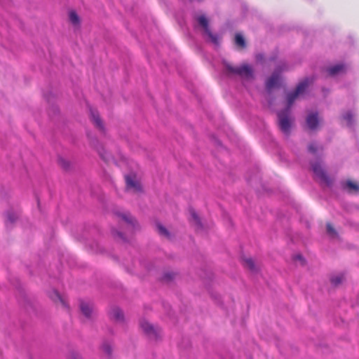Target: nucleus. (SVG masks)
Segmentation results:
<instances>
[{"label":"nucleus","mask_w":359,"mask_h":359,"mask_svg":"<svg viewBox=\"0 0 359 359\" xmlns=\"http://www.w3.org/2000/svg\"><path fill=\"white\" fill-rule=\"evenodd\" d=\"M312 82L313 79L309 78L299 82L296 89L287 95L286 108L278 112V127L287 136L290 133V129L294 121V118L290 115V108L297 97L302 94Z\"/></svg>","instance_id":"f257e3e1"},{"label":"nucleus","mask_w":359,"mask_h":359,"mask_svg":"<svg viewBox=\"0 0 359 359\" xmlns=\"http://www.w3.org/2000/svg\"><path fill=\"white\" fill-rule=\"evenodd\" d=\"M244 266L250 270H253L255 268L254 262L252 259L246 258L243 259Z\"/></svg>","instance_id":"412c9836"},{"label":"nucleus","mask_w":359,"mask_h":359,"mask_svg":"<svg viewBox=\"0 0 359 359\" xmlns=\"http://www.w3.org/2000/svg\"><path fill=\"white\" fill-rule=\"evenodd\" d=\"M60 165L65 170H67L69 168V163L68 161L65 160L64 158H60L59 159Z\"/></svg>","instance_id":"5701e85b"},{"label":"nucleus","mask_w":359,"mask_h":359,"mask_svg":"<svg viewBox=\"0 0 359 359\" xmlns=\"http://www.w3.org/2000/svg\"><path fill=\"white\" fill-rule=\"evenodd\" d=\"M235 43L237 46L244 48L246 46L245 41L243 36L240 34H236L235 36Z\"/></svg>","instance_id":"f3484780"},{"label":"nucleus","mask_w":359,"mask_h":359,"mask_svg":"<svg viewBox=\"0 0 359 359\" xmlns=\"http://www.w3.org/2000/svg\"><path fill=\"white\" fill-rule=\"evenodd\" d=\"M117 233H118V236H119L120 238H123V236H122V233H121L118 232Z\"/></svg>","instance_id":"c85d7f7f"},{"label":"nucleus","mask_w":359,"mask_h":359,"mask_svg":"<svg viewBox=\"0 0 359 359\" xmlns=\"http://www.w3.org/2000/svg\"><path fill=\"white\" fill-rule=\"evenodd\" d=\"M156 228H157L158 233L161 236H162L166 238H170V234L169 231L161 224H160V223L156 224Z\"/></svg>","instance_id":"dca6fc26"},{"label":"nucleus","mask_w":359,"mask_h":359,"mask_svg":"<svg viewBox=\"0 0 359 359\" xmlns=\"http://www.w3.org/2000/svg\"><path fill=\"white\" fill-rule=\"evenodd\" d=\"M327 227V232L332 236H337V231H335L334 228L332 225L331 223L328 222L326 225Z\"/></svg>","instance_id":"4be33fe9"},{"label":"nucleus","mask_w":359,"mask_h":359,"mask_svg":"<svg viewBox=\"0 0 359 359\" xmlns=\"http://www.w3.org/2000/svg\"><path fill=\"white\" fill-rule=\"evenodd\" d=\"M118 215L128 224L131 230L135 227V219L129 213H121Z\"/></svg>","instance_id":"9b49d317"},{"label":"nucleus","mask_w":359,"mask_h":359,"mask_svg":"<svg viewBox=\"0 0 359 359\" xmlns=\"http://www.w3.org/2000/svg\"><path fill=\"white\" fill-rule=\"evenodd\" d=\"M102 348L103 352L107 355V356L109 358L111 356L112 351L111 345L109 344H104L102 345Z\"/></svg>","instance_id":"aec40b11"},{"label":"nucleus","mask_w":359,"mask_h":359,"mask_svg":"<svg viewBox=\"0 0 359 359\" xmlns=\"http://www.w3.org/2000/svg\"><path fill=\"white\" fill-rule=\"evenodd\" d=\"M69 18L71 23L74 26L80 25V18L74 11H71L69 13Z\"/></svg>","instance_id":"2eb2a0df"},{"label":"nucleus","mask_w":359,"mask_h":359,"mask_svg":"<svg viewBox=\"0 0 359 359\" xmlns=\"http://www.w3.org/2000/svg\"><path fill=\"white\" fill-rule=\"evenodd\" d=\"M344 119L347 121L348 123V124H351V121H352V118H353V116L351 114V112H348L346 113L344 116Z\"/></svg>","instance_id":"a878e982"},{"label":"nucleus","mask_w":359,"mask_h":359,"mask_svg":"<svg viewBox=\"0 0 359 359\" xmlns=\"http://www.w3.org/2000/svg\"><path fill=\"white\" fill-rule=\"evenodd\" d=\"M279 80V73H273V74L267 79L266 82V88L267 90H271L272 88L276 87L278 85Z\"/></svg>","instance_id":"1a4fd4ad"},{"label":"nucleus","mask_w":359,"mask_h":359,"mask_svg":"<svg viewBox=\"0 0 359 359\" xmlns=\"http://www.w3.org/2000/svg\"><path fill=\"white\" fill-rule=\"evenodd\" d=\"M312 170L316 176L318 177L322 182L326 184L327 185H330L332 183L331 179L322 168L320 163H315L312 164Z\"/></svg>","instance_id":"20e7f679"},{"label":"nucleus","mask_w":359,"mask_h":359,"mask_svg":"<svg viewBox=\"0 0 359 359\" xmlns=\"http://www.w3.org/2000/svg\"><path fill=\"white\" fill-rule=\"evenodd\" d=\"M190 214L191 217V222H193L196 226L198 228L201 227V223L196 212L194 210H191Z\"/></svg>","instance_id":"a211bd4d"},{"label":"nucleus","mask_w":359,"mask_h":359,"mask_svg":"<svg viewBox=\"0 0 359 359\" xmlns=\"http://www.w3.org/2000/svg\"><path fill=\"white\" fill-rule=\"evenodd\" d=\"M225 67L231 74H237L246 79L252 77V69L248 65H243L241 67H233L230 64H225Z\"/></svg>","instance_id":"f03ea898"},{"label":"nucleus","mask_w":359,"mask_h":359,"mask_svg":"<svg viewBox=\"0 0 359 359\" xmlns=\"http://www.w3.org/2000/svg\"><path fill=\"white\" fill-rule=\"evenodd\" d=\"M345 69V66L342 64L336 65L327 69V72L330 76H334Z\"/></svg>","instance_id":"f8f14e48"},{"label":"nucleus","mask_w":359,"mask_h":359,"mask_svg":"<svg viewBox=\"0 0 359 359\" xmlns=\"http://www.w3.org/2000/svg\"><path fill=\"white\" fill-rule=\"evenodd\" d=\"M173 276H174V274H173V273H165V274L164 275L163 278H164L165 280H171V279L173 278Z\"/></svg>","instance_id":"cd10ccee"},{"label":"nucleus","mask_w":359,"mask_h":359,"mask_svg":"<svg viewBox=\"0 0 359 359\" xmlns=\"http://www.w3.org/2000/svg\"><path fill=\"white\" fill-rule=\"evenodd\" d=\"M126 187L128 189H133L135 192H140L142 191L140 183L136 180L133 176L126 177Z\"/></svg>","instance_id":"423d86ee"},{"label":"nucleus","mask_w":359,"mask_h":359,"mask_svg":"<svg viewBox=\"0 0 359 359\" xmlns=\"http://www.w3.org/2000/svg\"><path fill=\"white\" fill-rule=\"evenodd\" d=\"M17 219V216L15 215L14 214H12V213H8V217H7V220L8 222H9L10 223H13L15 220Z\"/></svg>","instance_id":"b1692460"},{"label":"nucleus","mask_w":359,"mask_h":359,"mask_svg":"<svg viewBox=\"0 0 359 359\" xmlns=\"http://www.w3.org/2000/svg\"><path fill=\"white\" fill-rule=\"evenodd\" d=\"M297 258L299 259H302V256L301 255H297Z\"/></svg>","instance_id":"c756f323"},{"label":"nucleus","mask_w":359,"mask_h":359,"mask_svg":"<svg viewBox=\"0 0 359 359\" xmlns=\"http://www.w3.org/2000/svg\"><path fill=\"white\" fill-rule=\"evenodd\" d=\"M80 309L81 313L87 318H90L92 317L93 309V306L90 302H86L81 300L80 302Z\"/></svg>","instance_id":"6e6552de"},{"label":"nucleus","mask_w":359,"mask_h":359,"mask_svg":"<svg viewBox=\"0 0 359 359\" xmlns=\"http://www.w3.org/2000/svg\"><path fill=\"white\" fill-rule=\"evenodd\" d=\"M142 330L150 337L156 338L157 331L149 322L142 320L140 323Z\"/></svg>","instance_id":"0eeeda50"},{"label":"nucleus","mask_w":359,"mask_h":359,"mask_svg":"<svg viewBox=\"0 0 359 359\" xmlns=\"http://www.w3.org/2000/svg\"><path fill=\"white\" fill-rule=\"evenodd\" d=\"M110 317L111 319L118 322H121L123 320V312L118 308H114L111 310Z\"/></svg>","instance_id":"ddd939ff"},{"label":"nucleus","mask_w":359,"mask_h":359,"mask_svg":"<svg viewBox=\"0 0 359 359\" xmlns=\"http://www.w3.org/2000/svg\"><path fill=\"white\" fill-rule=\"evenodd\" d=\"M319 120L317 113H311L306 118V124L309 129L314 130L317 128Z\"/></svg>","instance_id":"9d476101"},{"label":"nucleus","mask_w":359,"mask_h":359,"mask_svg":"<svg viewBox=\"0 0 359 359\" xmlns=\"http://www.w3.org/2000/svg\"><path fill=\"white\" fill-rule=\"evenodd\" d=\"M309 151L311 153H316L317 151V147L314 143H311L309 145Z\"/></svg>","instance_id":"bb28decb"},{"label":"nucleus","mask_w":359,"mask_h":359,"mask_svg":"<svg viewBox=\"0 0 359 359\" xmlns=\"http://www.w3.org/2000/svg\"><path fill=\"white\" fill-rule=\"evenodd\" d=\"M55 297L60 302V303L63 305L65 307H67V305L65 302V301L60 297L58 292H55Z\"/></svg>","instance_id":"393cba45"},{"label":"nucleus","mask_w":359,"mask_h":359,"mask_svg":"<svg viewBox=\"0 0 359 359\" xmlns=\"http://www.w3.org/2000/svg\"><path fill=\"white\" fill-rule=\"evenodd\" d=\"M344 188L351 193L359 191V185L351 180H347L344 184Z\"/></svg>","instance_id":"4468645a"},{"label":"nucleus","mask_w":359,"mask_h":359,"mask_svg":"<svg viewBox=\"0 0 359 359\" xmlns=\"http://www.w3.org/2000/svg\"><path fill=\"white\" fill-rule=\"evenodd\" d=\"M196 20L198 25L203 29L204 33L208 36L211 41L215 44L218 43V37L217 35L213 34L209 27V22L204 15H201L196 17Z\"/></svg>","instance_id":"7ed1b4c3"},{"label":"nucleus","mask_w":359,"mask_h":359,"mask_svg":"<svg viewBox=\"0 0 359 359\" xmlns=\"http://www.w3.org/2000/svg\"><path fill=\"white\" fill-rule=\"evenodd\" d=\"M343 280H344L343 275H337L331 278V283L334 286H337L338 285H339L342 283Z\"/></svg>","instance_id":"6ab92c4d"},{"label":"nucleus","mask_w":359,"mask_h":359,"mask_svg":"<svg viewBox=\"0 0 359 359\" xmlns=\"http://www.w3.org/2000/svg\"><path fill=\"white\" fill-rule=\"evenodd\" d=\"M90 120L94 126L102 133H104V126L98 112L96 110L90 109Z\"/></svg>","instance_id":"39448f33"}]
</instances>
